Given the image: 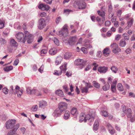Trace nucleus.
<instances>
[{"instance_id": "30", "label": "nucleus", "mask_w": 135, "mask_h": 135, "mask_svg": "<svg viewBox=\"0 0 135 135\" xmlns=\"http://www.w3.org/2000/svg\"><path fill=\"white\" fill-rule=\"evenodd\" d=\"M100 114L101 115L105 117H107L108 116V114L106 110H101L100 112Z\"/></svg>"}, {"instance_id": "8", "label": "nucleus", "mask_w": 135, "mask_h": 135, "mask_svg": "<svg viewBox=\"0 0 135 135\" xmlns=\"http://www.w3.org/2000/svg\"><path fill=\"white\" fill-rule=\"evenodd\" d=\"M112 48V51L114 53H117L121 50V49L116 43H114L110 45Z\"/></svg>"}, {"instance_id": "35", "label": "nucleus", "mask_w": 135, "mask_h": 135, "mask_svg": "<svg viewBox=\"0 0 135 135\" xmlns=\"http://www.w3.org/2000/svg\"><path fill=\"white\" fill-rule=\"evenodd\" d=\"M71 53L68 52L66 53L64 55V58L65 59H68L71 57Z\"/></svg>"}, {"instance_id": "32", "label": "nucleus", "mask_w": 135, "mask_h": 135, "mask_svg": "<svg viewBox=\"0 0 135 135\" xmlns=\"http://www.w3.org/2000/svg\"><path fill=\"white\" fill-rule=\"evenodd\" d=\"M13 69L12 66L11 65L8 66H6L4 68L5 71L8 72L12 70Z\"/></svg>"}, {"instance_id": "49", "label": "nucleus", "mask_w": 135, "mask_h": 135, "mask_svg": "<svg viewBox=\"0 0 135 135\" xmlns=\"http://www.w3.org/2000/svg\"><path fill=\"white\" fill-rule=\"evenodd\" d=\"M81 50L85 54H86L88 53L87 50L86 48L82 47L81 49Z\"/></svg>"}, {"instance_id": "52", "label": "nucleus", "mask_w": 135, "mask_h": 135, "mask_svg": "<svg viewBox=\"0 0 135 135\" xmlns=\"http://www.w3.org/2000/svg\"><path fill=\"white\" fill-rule=\"evenodd\" d=\"M61 21V18L60 16H59L56 18V22L58 24Z\"/></svg>"}, {"instance_id": "42", "label": "nucleus", "mask_w": 135, "mask_h": 135, "mask_svg": "<svg viewBox=\"0 0 135 135\" xmlns=\"http://www.w3.org/2000/svg\"><path fill=\"white\" fill-rule=\"evenodd\" d=\"M133 20L132 19H131L129 21H128L127 22L128 26V28L129 27L131 26V25L133 24Z\"/></svg>"}, {"instance_id": "9", "label": "nucleus", "mask_w": 135, "mask_h": 135, "mask_svg": "<svg viewBox=\"0 0 135 135\" xmlns=\"http://www.w3.org/2000/svg\"><path fill=\"white\" fill-rule=\"evenodd\" d=\"M45 20L42 18H41L38 21L37 27L40 29H42L44 28L45 26Z\"/></svg>"}, {"instance_id": "46", "label": "nucleus", "mask_w": 135, "mask_h": 135, "mask_svg": "<svg viewBox=\"0 0 135 135\" xmlns=\"http://www.w3.org/2000/svg\"><path fill=\"white\" fill-rule=\"evenodd\" d=\"M62 71L61 70L60 71H56L54 73V74L56 75L59 76L61 75Z\"/></svg>"}, {"instance_id": "2", "label": "nucleus", "mask_w": 135, "mask_h": 135, "mask_svg": "<svg viewBox=\"0 0 135 135\" xmlns=\"http://www.w3.org/2000/svg\"><path fill=\"white\" fill-rule=\"evenodd\" d=\"M95 117L94 113L93 114H91V115L87 114L86 115L84 113H82L81 114L79 118V121L80 122H81L83 121H84L85 122L87 120H90L91 122L93 120L94 118Z\"/></svg>"}, {"instance_id": "16", "label": "nucleus", "mask_w": 135, "mask_h": 135, "mask_svg": "<svg viewBox=\"0 0 135 135\" xmlns=\"http://www.w3.org/2000/svg\"><path fill=\"white\" fill-rule=\"evenodd\" d=\"M41 90L40 89H36L33 88V94H34L37 96H41L42 95Z\"/></svg>"}, {"instance_id": "57", "label": "nucleus", "mask_w": 135, "mask_h": 135, "mask_svg": "<svg viewBox=\"0 0 135 135\" xmlns=\"http://www.w3.org/2000/svg\"><path fill=\"white\" fill-rule=\"evenodd\" d=\"M47 50L45 49H44L42 50L41 51V54H46L47 52Z\"/></svg>"}, {"instance_id": "60", "label": "nucleus", "mask_w": 135, "mask_h": 135, "mask_svg": "<svg viewBox=\"0 0 135 135\" xmlns=\"http://www.w3.org/2000/svg\"><path fill=\"white\" fill-rule=\"evenodd\" d=\"M121 38V35L119 34L117 35L115 37V39L116 40L118 41Z\"/></svg>"}, {"instance_id": "14", "label": "nucleus", "mask_w": 135, "mask_h": 135, "mask_svg": "<svg viewBox=\"0 0 135 135\" xmlns=\"http://www.w3.org/2000/svg\"><path fill=\"white\" fill-rule=\"evenodd\" d=\"M63 112L61 110L58 108L54 110L53 113V116L55 117L60 116Z\"/></svg>"}, {"instance_id": "59", "label": "nucleus", "mask_w": 135, "mask_h": 135, "mask_svg": "<svg viewBox=\"0 0 135 135\" xmlns=\"http://www.w3.org/2000/svg\"><path fill=\"white\" fill-rule=\"evenodd\" d=\"M102 55V52L100 51H98L97 52V56L99 57H100Z\"/></svg>"}, {"instance_id": "63", "label": "nucleus", "mask_w": 135, "mask_h": 135, "mask_svg": "<svg viewBox=\"0 0 135 135\" xmlns=\"http://www.w3.org/2000/svg\"><path fill=\"white\" fill-rule=\"evenodd\" d=\"M117 83V81L116 80H114L111 84V86L116 87Z\"/></svg>"}, {"instance_id": "22", "label": "nucleus", "mask_w": 135, "mask_h": 135, "mask_svg": "<svg viewBox=\"0 0 135 135\" xmlns=\"http://www.w3.org/2000/svg\"><path fill=\"white\" fill-rule=\"evenodd\" d=\"M67 63L66 62H64L62 66L60 67V69L61 71H63L65 73L66 71L67 70Z\"/></svg>"}, {"instance_id": "64", "label": "nucleus", "mask_w": 135, "mask_h": 135, "mask_svg": "<svg viewBox=\"0 0 135 135\" xmlns=\"http://www.w3.org/2000/svg\"><path fill=\"white\" fill-rule=\"evenodd\" d=\"M131 41H135V34H133L131 38Z\"/></svg>"}, {"instance_id": "13", "label": "nucleus", "mask_w": 135, "mask_h": 135, "mask_svg": "<svg viewBox=\"0 0 135 135\" xmlns=\"http://www.w3.org/2000/svg\"><path fill=\"white\" fill-rule=\"evenodd\" d=\"M38 8L42 11L46 10L47 11L50 8V7L48 5L44 4H40L38 6Z\"/></svg>"}, {"instance_id": "36", "label": "nucleus", "mask_w": 135, "mask_h": 135, "mask_svg": "<svg viewBox=\"0 0 135 135\" xmlns=\"http://www.w3.org/2000/svg\"><path fill=\"white\" fill-rule=\"evenodd\" d=\"M33 89H31V88L29 87L27 88L26 89L27 93L28 94H33Z\"/></svg>"}, {"instance_id": "20", "label": "nucleus", "mask_w": 135, "mask_h": 135, "mask_svg": "<svg viewBox=\"0 0 135 135\" xmlns=\"http://www.w3.org/2000/svg\"><path fill=\"white\" fill-rule=\"evenodd\" d=\"M63 59V57L60 56H58L56 58L55 61V64L56 65H58L60 64Z\"/></svg>"}, {"instance_id": "56", "label": "nucleus", "mask_w": 135, "mask_h": 135, "mask_svg": "<svg viewBox=\"0 0 135 135\" xmlns=\"http://www.w3.org/2000/svg\"><path fill=\"white\" fill-rule=\"evenodd\" d=\"M71 71H67L66 74L68 77H69L71 75Z\"/></svg>"}, {"instance_id": "37", "label": "nucleus", "mask_w": 135, "mask_h": 135, "mask_svg": "<svg viewBox=\"0 0 135 135\" xmlns=\"http://www.w3.org/2000/svg\"><path fill=\"white\" fill-rule=\"evenodd\" d=\"M122 36L124 38V39L125 40H129L130 37L129 36L127 33H123Z\"/></svg>"}, {"instance_id": "55", "label": "nucleus", "mask_w": 135, "mask_h": 135, "mask_svg": "<svg viewBox=\"0 0 135 135\" xmlns=\"http://www.w3.org/2000/svg\"><path fill=\"white\" fill-rule=\"evenodd\" d=\"M44 68V66L42 65L40 68H39L38 69V71L39 72H40L41 73H42L43 71V69Z\"/></svg>"}, {"instance_id": "41", "label": "nucleus", "mask_w": 135, "mask_h": 135, "mask_svg": "<svg viewBox=\"0 0 135 135\" xmlns=\"http://www.w3.org/2000/svg\"><path fill=\"white\" fill-rule=\"evenodd\" d=\"M117 87L119 90L121 91L123 90V88L121 84L119 83L117 85Z\"/></svg>"}, {"instance_id": "19", "label": "nucleus", "mask_w": 135, "mask_h": 135, "mask_svg": "<svg viewBox=\"0 0 135 135\" xmlns=\"http://www.w3.org/2000/svg\"><path fill=\"white\" fill-rule=\"evenodd\" d=\"M57 49L55 47H53L51 49L49 50V53L50 54L52 55L56 54L57 52Z\"/></svg>"}, {"instance_id": "34", "label": "nucleus", "mask_w": 135, "mask_h": 135, "mask_svg": "<svg viewBox=\"0 0 135 135\" xmlns=\"http://www.w3.org/2000/svg\"><path fill=\"white\" fill-rule=\"evenodd\" d=\"M93 85L96 88H99L100 86V85L96 81H93Z\"/></svg>"}, {"instance_id": "23", "label": "nucleus", "mask_w": 135, "mask_h": 135, "mask_svg": "<svg viewBox=\"0 0 135 135\" xmlns=\"http://www.w3.org/2000/svg\"><path fill=\"white\" fill-rule=\"evenodd\" d=\"M70 117V113L68 110H66L64 113L63 118L65 120L68 119Z\"/></svg>"}, {"instance_id": "27", "label": "nucleus", "mask_w": 135, "mask_h": 135, "mask_svg": "<svg viewBox=\"0 0 135 135\" xmlns=\"http://www.w3.org/2000/svg\"><path fill=\"white\" fill-rule=\"evenodd\" d=\"M126 45V42L124 39H122L119 42V45L121 47H124Z\"/></svg>"}, {"instance_id": "48", "label": "nucleus", "mask_w": 135, "mask_h": 135, "mask_svg": "<svg viewBox=\"0 0 135 135\" xmlns=\"http://www.w3.org/2000/svg\"><path fill=\"white\" fill-rule=\"evenodd\" d=\"M38 106L36 105L33 106L31 108V110L33 111H36L37 110Z\"/></svg>"}, {"instance_id": "18", "label": "nucleus", "mask_w": 135, "mask_h": 135, "mask_svg": "<svg viewBox=\"0 0 135 135\" xmlns=\"http://www.w3.org/2000/svg\"><path fill=\"white\" fill-rule=\"evenodd\" d=\"M10 45L12 46L15 47H17L18 46V44L15 40L13 38L10 39Z\"/></svg>"}, {"instance_id": "61", "label": "nucleus", "mask_w": 135, "mask_h": 135, "mask_svg": "<svg viewBox=\"0 0 135 135\" xmlns=\"http://www.w3.org/2000/svg\"><path fill=\"white\" fill-rule=\"evenodd\" d=\"M109 131L110 133L111 134H113L115 132V130L113 128L110 129Z\"/></svg>"}, {"instance_id": "26", "label": "nucleus", "mask_w": 135, "mask_h": 135, "mask_svg": "<svg viewBox=\"0 0 135 135\" xmlns=\"http://www.w3.org/2000/svg\"><path fill=\"white\" fill-rule=\"evenodd\" d=\"M55 93L56 95L60 97H63L64 96V93L60 89L57 90Z\"/></svg>"}, {"instance_id": "12", "label": "nucleus", "mask_w": 135, "mask_h": 135, "mask_svg": "<svg viewBox=\"0 0 135 135\" xmlns=\"http://www.w3.org/2000/svg\"><path fill=\"white\" fill-rule=\"evenodd\" d=\"M76 3L78 7V8L80 9H83L85 8L86 6V3L84 2L78 1Z\"/></svg>"}, {"instance_id": "4", "label": "nucleus", "mask_w": 135, "mask_h": 135, "mask_svg": "<svg viewBox=\"0 0 135 135\" xmlns=\"http://www.w3.org/2000/svg\"><path fill=\"white\" fill-rule=\"evenodd\" d=\"M16 121L15 119L9 120H8L6 124V126L7 129H9L13 127L14 125L16 123Z\"/></svg>"}, {"instance_id": "38", "label": "nucleus", "mask_w": 135, "mask_h": 135, "mask_svg": "<svg viewBox=\"0 0 135 135\" xmlns=\"http://www.w3.org/2000/svg\"><path fill=\"white\" fill-rule=\"evenodd\" d=\"M110 88V85L108 83L103 86L102 87V89L104 91H106L108 90Z\"/></svg>"}, {"instance_id": "33", "label": "nucleus", "mask_w": 135, "mask_h": 135, "mask_svg": "<svg viewBox=\"0 0 135 135\" xmlns=\"http://www.w3.org/2000/svg\"><path fill=\"white\" fill-rule=\"evenodd\" d=\"M98 13L99 15L100 16L103 18L104 20H105V18L104 17L105 16V13L104 11H98Z\"/></svg>"}, {"instance_id": "21", "label": "nucleus", "mask_w": 135, "mask_h": 135, "mask_svg": "<svg viewBox=\"0 0 135 135\" xmlns=\"http://www.w3.org/2000/svg\"><path fill=\"white\" fill-rule=\"evenodd\" d=\"M110 52V50L109 48L106 47L104 49L103 51V54L104 56H108Z\"/></svg>"}, {"instance_id": "3", "label": "nucleus", "mask_w": 135, "mask_h": 135, "mask_svg": "<svg viewBox=\"0 0 135 135\" xmlns=\"http://www.w3.org/2000/svg\"><path fill=\"white\" fill-rule=\"evenodd\" d=\"M123 112L124 113L122 115V116H124L126 113L127 117L131 118L132 116V110L130 108H127L126 109V107L124 105L122 106Z\"/></svg>"}, {"instance_id": "40", "label": "nucleus", "mask_w": 135, "mask_h": 135, "mask_svg": "<svg viewBox=\"0 0 135 135\" xmlns=\"http://www.w3.org/2000/svg\"><path fill=\"white\" fill-rule=\"evenodd\" d=\"M108 12L109 13H112L113 7L111 4H109L108 6Z\"/></svg>"}, {"instance_id": "15", "label": "nucleus", "mask_w": 135, "mask_h": 135, "mask_svg": "<svg viewBox=\"0 0 135 135\" xmlns=\"http://www.w3.org/2000/svg\"><path fill=\"white\" fill-rule=\"evenodd\" d=\"M67 107V105L66 103L64 102H61L59 104L58 108L63 112L66 110Z\"/></svg>"}, {"instance_id": "51", "label": "nucleus", "mask_w": 135, "mask_h": 135, "mask_svg": "<svg viewBox=\"0 0 135 135\" xmlns=\"http://www.w3.org/2000/svg\"><path fill=\"white\" fill-rule=\"evenodd\" d=\"M13 86H11L10 87L9 93L10 94H13L14 92L13 89Z\"/></svg>"}, {"instance_id": "43", "label": "nucleus", "mask_w": 135, "mask_h": 135, "mask_svg": "<svg viewBox=\"0 0 135 135\" xmlns=\"http://www.w3.org/2000/svg\"><path fill=\"white\" fill-rule=\"evenodd\" d=\"M16 132L15 130L12 129V130L9 131L7 134V135H13Z\"/></svg>"}, {"instance_id": "11", "label": "nucleus", "mask_w": 135, "mask_h": 135, "mask_svg": "<svg viewBox=\"0 0 135 135\" xmlns=\"http://www.w3.org/2000/svg\"><path fill=\"white\" fill-rule=\"evenodd\" d=\"M77 41L76 36H74L70 37L68 39V43L71 45H72L75 44Z\"/></svg>"}, {"instance_id": "6", "label": "nucleus", "mask_w": 135, "mask_h": 135, "mask_svg": "<svg viewBox=\"0 0 135 135\" xmlns=\"http://www.w3.org/2000/svg\"><path fill=\"white\" fill-rule=\"evenodd\" d=\"M85 87H81L80 88V89L81 92L83 93H89L88 89L90 88H92L93 86L91 85V84L89 83H85Z\"/></svg>"}, {"instance_id": "53", "label": "nucleus", "mask_w": 135, "mask_h": 135, "mask_svg": "<svg viewBox=\"0 0 135 135\" xmlns=\"http://www.w3.org/2000/svg\"><path fill=\"white\" fill-rule=\"evenodd\" d=\"M131 15L130 14H127L124 16L125 19L126 20H128L129 19V18L131 17Z\"/></svg>"}, {"instance_id": "29", "label": "nucleus", "mask_w": 135, "mask_h": 135, "mask_svg": "<svg viewBox=\"0 0 135 135\" xmlns=\"http://www.w3.org/2000/svg\"><path fill=\"white\" fill-rule=\"evenodd\" d=\"M5 21L3 18L0 19V29L3 28L5 26Z\"/></svg>"}, {"instance_id": "62", "label": "nucleus", "mask_w": 135, "mask_h": 135, "mask_svg": "<svg viewBox=\"0 0 135 135\" xmlns=\"http://www.w3.org/2000/svg\"><path fill=\"white\" fill-rule=\"evenodd\" d=\"M91 65H88L87 67L85 69V71H88L91 68Z\"/></svg>"}, {"instance_id": "24", "label": "nucleus", "mask_w": 135, "mask_h": 135, "mask_svg": "<svg viewBox=\"0 0 135 135\" xmlns=\"http://www.w3.org/2000/svg\"><path fill=\"white\" fill-rule=\"evenodd\" d=\"M99 126V122L98 120H95L93 125V130L94 131H97Z\"/></svg>"}, {"instance_id": "45", "label": "nucleus", "mask_w": 135, "mask_h": 135, "mask_svg": "<svg viewBox=\"0 0 135 135\" xmlns=\"http://www.w3.org/2000/svg\"><path fill=\"white\" fill-rule=\"evenodd\" d=\"M20 126V124L19 123L17 124L15 126L14 125V128L13 129L15 130V131H17V130L18 128Z\"/></svg>"}, {"instance_id": "7", "label": "nucleus", "mask_w": 135, "mask_h": 135, "mask_svg": "<svg viewBox=\"0 0 135 135\" xmlns=\"http://www.w3.org/2000/svg\"><path fill=\"white\" fill-rule=\"evenodd\" d=\"M86 62L83 59H78L74 61V64L76 65H81L82 66L80 67V69H81L83 68Z\"/></svg>"}, {"instance_id": "39", "label": "nucleus", "mask_w": 135, "mask_h": 135, "mask_svg": "<svg viewBox=\"0 0 135 135\" xmlns=\"http://www.w3.org/2000/svg\"><path fill=\"white\" fill-rule=\"evenodd\" d=\"M110 69L112 72L115 73H117L118 71V68L116 67L115 66H113Z\"/></svg>"}, {"instance_id": "31", "label": "nucleus", "mask_w": 135, "mask_h": 135, "mask_svg": "<svg viewBox=\"0 0 135 135\" xmlns=\"http://www.w3.org/2000/svg\"><path fill=\"white\" fill-rule=\"evenodd\" d=\"M47 105L46 102L45 101H42L40 102L39 104V107L43 108L44 107H46Z\"/></svg>"}, {"instance_id": "10", "label": "nucleus", "mask_w": 135, "mask_h": 135, "mask_svg": "<svg viewBox=\"0 0 135 135\" xmlns=\"http://www.w3.org/2000/svg\"><path fill=\"white\" fill-rule=\"evenodd\" d=\"M20 88L18 86H16L14 92V94H17L18 97H21L23 92V90L22 89H20Z\"/></svg>"}, {"instance_id": "25", "label": "nucleus", "mask_w": 135, "mask_h": 135, "mask_svg": "<svg viewBox=\"0 0 135 135\" xmlns=\"http://www.w3.org/2000/svg\"><path fill=\"white\" fill-rule=\"evenodd\" d=\"M71 113L75 117H76L78 114L76 109L75 108H73L71 110Z\"/></svg>"}, {"instance_id": "17", "label": "nucleus", "mask_w": 135, "mask_h": 135, "mask_svg": "<svg viewBox=\"0 0 135 135\" xmlns=\"http://www.w3.org/2000/svg\"><path fill=\"white\" fill-rule=\"evenodd\" d=\"M107 70L108 68L105 66L100 67L98 69V71L101 73H105Z\"/></svg>"}, {"instance_id": "5", "label": "nucleus", "mask_w": 135, "mask_h": 135, "mask_svg": "<svg viewBox=\"0 0 135 135\" xmlns=\"http://www.w3.org/2000/svg\"><path fill=\"white\" fill-rule=\"evenodd\" d=\"M68 26L65 24L62 27V29L59 31V33L64 37L66 36L68 34V30L67 28Z\"/></svg>"}, {"instance_id": "50", "label": "nucleus", "mask_w": 135, "mask_h": 135, "mask_svg": "<svg viewBox=\"0 0 135 135\" xmlns=\"http://www.w3.org/2000/svg\"><path fill=\"white\" fill-rule=\"evenodd\" d=\"M72 11L69 9H64V12L66 14H68L70 12H72Z\"/></svg>"}, {"instance_id": "54", "label": "nucleus", "mask_w": 135, "mask_h": 135, "mask_svg": "<svg viewBox=\"0 0 135 135\" xmlns=\"http://www.w3.org/2000/svg\"><path fill=\"white\" fill-rule=\"evenodd\" d=\"M19 62V60L18 59H16L14 62L13 65L15 66H17Z\"/></svg>"}, {"instance_id": "44", "label": "nucleus", "mask_w": 135, "mask_h": 135, "mask_svg": "<svg viewBox=\"0 0 135 135\" xmlns=\"http://www.w3.org/2000/svg\"><path fill=\"white\" fill-rule=\"evenodd\" d=\"M53 41L56 45L57 46L59 45V41L57 38H54L53 39Z\"/></svg>"}, {"instance_id": "58", "label": "nucleus", "mask_w": 135, "mask_h": 135, "mask_svg": "<svg viewBox=\"0 0 135 135\" xmlns=\"http://www.w3.org/2000/svg\"><path fill=\"white\" fill-rule=\"evenodd\" d=\"M40 15L42 17H45L46 16V13L44 12H42L40 13Z\"/></svg>"}, {"instance_id": "47", "label": "nucleus", "mask_w": 135, "mask_h": 135, "mask_svg": "<svg viewBox=\"0 0 135 135\" xmlns=\"http://www.w3.org/2000/svg\"><path fill=\"white\" fill-rule=\"evenodd\" d=\"M2 91L5 94H7L8 93V89L6 88H4L2 89Z\"/></svg>"}, {"instance_id": "1", "label": "nucleus", "mask_w": 135, "mask_h": 135, "mask_svg": "<svg viewBox=\"0 0 135 135\" xmlns=\"http://www.w3.org/2000/svg\"><path fill=\"white\" fill-rule=\"evenodd\" d=\"M15 37L18 41L23 43H25L27 40L29 44L31 43L33 41L32 35L28 31L25 32V35L22 32H18L16 34Z\"/></svg>"}, {"instance_id": "28", "label": "nucleus", "mask_w": 135, "mask_h": 135, "mask_svg": "<svg viewBox=\"0 0 135 135\" xmlns=\"http://www.w3.org/2000/svg\"><path fill=\"white\" fill-rule=\"evenodd\" d=\"M85 43L84 45V46L87 49H90L92 47L91 45L89 44V41L88 40H86L85 41Z\"/></svg>"}]
</instances>
